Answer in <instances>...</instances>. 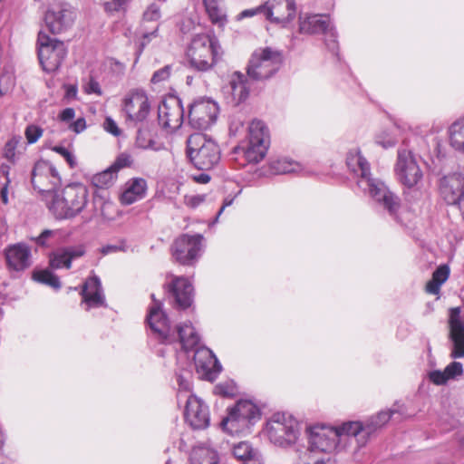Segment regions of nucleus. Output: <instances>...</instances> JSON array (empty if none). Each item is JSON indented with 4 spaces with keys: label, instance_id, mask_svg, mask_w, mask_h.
<instances>
[{
    "label": "nucleus",
    "instance_id": "nucleus-1",
    "mask_svg": "<svg viewBox=\"0 0 464 464\" xmlns=\"http://www.w3.org/2000/svg\"><path fill=\"white\" fill-rule=\"evenodd\" d=\"M360 430L356 423L344 422L338 428L314 425L306 428L307 449L301 452L299 459L308 464L310 455L315 452L335 453L347 450L355 442L354 432Z\"/></svg>",
    "mask_w": 464,
    "mask_h": 464
},
{
    "label": "nucleus",
    "instance_id": "nucleus-2",
    "mask_svg": "<svg viewBox=\"0 0 464 464\" xmlns=\"http://www.w3.org/2000/svg\"><path fill=\"white\" fill-rule=\"evenodd\" d=\"M346 164L357 177V186L382 205L391 216L396 218L400 208L399 198L382 180L372 177L370 164L359 150L354 149L348 152Z\"/></svg>",
    "mask_w": 464,
    "mask_h": 464
},
{
    "label": "nucleus",
    "instance_id": "nucleus-3",
    "mask_svg": "<svg viewBox=\"0 0 464 464\" xmlns=\"http://www.w3.org/2000/svg\"><path fill=\"white\" fill-rule=\"evenodd\" d=\"M151 298L154 304L150 308L147 321L156 338L167 343L178 339L185 351L196 349L200 338L192 324L182 323L177 326L176 331H173L165 313L161 310V304L155 300L154 295H151Z\"/></svg>",
    "mask_w": 464,
    "mask_h": 464
},
{
    "label": "nucleus",
    "instance_id": "nucleus-4",
    "mask_svg": "<svg viewBox=\"0 0 464 464\" xmlns=\"http://www.w3.org/2000/svg\"><path fill=\"white\" fill-rule=\"evenodd\" d=\"M86 186L76 183L66 186L60 193L55 192L46 201L49 210L56 218H71L82 211L88 202Z\"/></svg>",
    "mask_w": 464,
    "mask_h": 464
},
{
    "label": "nucleus",
    "instance_id": "nucleus-5",
    "mask_svg": "<svg viewBox=\"0 0 464 464\" xmlns=\"http://www.w3.org/2000/svg\"><path fill=\"white\" fill-rule=\"evenodd\" d=\"M220 46L218 40L206 34L195 35L187 49V58L190 68L198 72L211 70L220 58Z\"/></svg>",
    "mask_w": 464,
    "mask_h": 464
},
{
    "label": "nucleus",
    "instance_id": "nucleus-6",
    "mask_svg": "<svg viewBox=\"0 0 464 464\" xmlns=\"http://www.w3.org/2000/svg\"><path fill=\"white\" fill-rule=\"evenodd\" d=\"M261 418L259 408L249 400H239L227 410L221 420V429L230 435H246Z\"/></svg>",
    "mask_w": 464,
    "mask_h": 464
},
{
    "label": "nucleus",
    "instance_id": "nucleus-7",
    "mask_svg": "<svg viewBox=\"0 0 464 464\" xmlns=\"http://www.w3.org/2000/svg\"><path fill=\"white\" fill-rule=\"evenodd\" d=\"M187 155L198 169H213L220 160V149L202 133H194L187 140Z\"/></svg>",
    "mask_w": 464,
    "mask_h": 464
},
{
    "label": "nucleus",
    "instance_id": "nucleus-8",
    "mask_svg": "<svg viewBox=\"0 0 464 464\" xmlns=\"http://www.w3.org/2000/svg\"><path fill=\"white\" fill-rule=\"evenodd\" d=\"M266 433L269 440L282 448L295 444L300 435L299 422L291 414L276 412L266 423Z\"/></svg>",
    "mask_w": 464,
    "mask_h": 464
},
{
    "label": "nucleus",
    "instance_id": "nucleus-9",
    "mask_svg": "<svg viewBox=\"0 0 464 464\" xmlns=\"http://www.w3.org/2000/svg\"><path fill=\"white\" fill-rule=\"evenodd\" d=\"M282 61L281 53L270 47L256 50L249 61L247 75L255 81L268 79L279 70Z\"/></svg>",
    "mask_w": 464,
    "mask_h": 464
},
{
    "label": "nucleus",
    "instance_id": "nucleus-10",
    "mask_svg": "<svg viewBox=\"0 0 464 464\" xmlns=\"http://www.w3.org/2000/svg\"><path fill=\"white\" fill-rule=\"evenodd\" d=\"M270 145L267 126L260 120H253L248 127V142L243 150L244 157L249 163H257L266 155Z\"/></svg>",
    "mask_w": 464,
    "mask_h": 464
},
{
    "label": "nucleus",
    "instance_id": "nucleus-11",
    "mask_svg": "<svg viewBox=\"0 0 464 464\" xmlns=\"http://www.w3.org/2000/svg\"><path fill=\"white\" fill-rule=\"evenodd\" d=\"M38 57L43 69L47 72H55L67 54L63 42L53 39L44 32L38 34Z\"/></svg>",
    "mask_w": 464,
    "mask_h": 464
},
{
    "label": "nucleus",
    "instance_id": "nucleus-12",
    "mask_svg": "<svg viewBox=\"0 0 464 464\" xmlns=\"http://www.w3.org/2000/svg\"><path fill=\"white\" fill-rule=\"evenodd\" d=\"M31 183L34 190L44 197L47 201L56 191L61 183V177L56 168L47 160H38L31 173Z\"/></svg>",
    "mask_w": 464,
    "mask_h": 464
},
{
    "label": "nucleus",
    "instance_id": "nucleus-13",
    "mask_svg": "<svg viewBox=\"0 0 464 464\" xmlns=\"http://www.w3.org/2000/svg\"><path fill=\"white\" fill-rule=\"evenodd\" d=\"M397 179L404 187L411 188L422 179V171L411 150L400 149L394 167Z\"/></svg>",
    "mask_w": 464,
    "mask_h": 464
},
{
    "label": "nucleus",
    "instance_id": "nucleus-14",
    "mask_svg": "<svg viewBox=\"0 0 464 464\" xmlns=\"http://www.w3.org/2000/svg\"><path fill=\"white\" fill-rule=\"evenodd\" d=\"M218 114V105L213 100H196L188 108V124L195 130H207L216 122Z\"/></svg>",
    "mask_w": 464,
    "mask_h": 464
},
{
    "label": "nucleus",
    "instance_id": "nucleus-15",
    "mask_svg": "<svg viewBox=\"0 0 464 464\" xmlns=\"http://www.w3.org/2000/svg\"><path fill=\"white\" fill-rule=\"evenodd\" d=\"M122 111L130 123L136 125L145 121L150 111L146 92L139 89L130 91L122 100Z\"/></svg>",
    "mask_w": 464,
    "mask_h": 464
},
{
    "label": "nucleus",
    "instance_id": "nucleus-16",
    "mask_svg": "<svg viewBox=\"0 0 464 464\" xmlns=\"http://www.w3.org/2000/svg\"><path fill=\"white\" fill-rule=\"evenodd\" d=\"M202 240L201 235H181L171 246L173 257L180 265H194L202 251Z\"/></svg>",
    "mask_w": 464,
    "mask_h": 464
},
{
    "label": "nucleus",
    "instance_id": "nucleus-17",
    "mask_svg": "<svg viewBox=\"0 0 464 464\" xmlns=\"http://www.w3.org/2000/svg\"><path fill=\"white\" fill-rule=\"evenodd\" d=\"M74 19L75 12L66 3L52 5L44 15L45 25L53 34L66 31L72 25Z\"/></svg>",
    "mask_w": 464,
    "mask_h": 464
},
{
    "label": "nucleus",
    "instance_id": "nucleus-18",
    "mask_svg": "<svg viewBox=\"0 0 464 464\" xmlns=\"http://www.w3.org/2000/svg\"><path fill=\"white\" fill-rule=\"evenodd\" d=\"M402 413L401 406L395 404L392 409L382 411L371 417L365 423L350 421V423H356L360 426V430L354 432L357 447L361 448L364 446L372 432L386 424L395 414L402 415Z\"/></svg>",
    "mask_w": 464,
    "mask_h": 464
},
{
    "label": "nucleus",
    "instance_id": "nucleus-19",
    "mask_svg": "<svg viewBox=\"0 0 464 464\" xmlns=\"http://www.w3.org/2000/svg\"><path fill=\"white\" fill-rule=\"evenodd\" d=\"M184 119V109L180 99L171 97L159 105L158 120L160 125L169 132L178 130Z\"/></svg>",
    "mask_w": 464,
    "mask_h": 464
},
{
    "label": "nucleus",
    "instance_id": "nucleus-20",
    "mask_svg": "<svg viewBox=\"0 0 464 464\" xmlns=\"http://www.w3.org/2000/svg\"><path fill=\"white\" fill-rule=\"evenodd\" d=\"M440 194L449 205H458L464 209V175L453 173L440 180Z\"/></svg>",
    "mask_w": 464,
    "mask_h": 464
},
{
    "label": "nucleus",
    "instance_id": "nucleus-21",
    "mask_svg": "<svg viewBox=\"0 0 464 464\" xmlns=\"http://www.w3.org/2000/svg\"><path fill=\"white\" fill-rule=\"evenodd\" d=\"M294 0H268L265 3V17L275 24L285 26L295 18Z\"/></svg>",
    "mask_w": 464,
    "mask_h": 464
},
{
    "label": "nucleus",
    "instance_id": "nucleus-22",
    "mask_svg": "<svg viewBox=\"0 0 464 464\" xmlns=\"http://www.w3.org/2000/svg\"><path fill=\"white\" fill-rule=\"evenodd\" d=\"M450 339L453 348L450 353L452 358L464 357V314L460 307H453L449 313Z\"/></svg>",
    "mask_w": 464,
    "mask_h": 464
},
{
    "label": "nucleus",
    "instance_id": "nucleus-23",
    "mask_svg": "<svg viewBox=\"0 0 464 464\" xmlns=\"http://www.w3.org/2000/svg\"><path fill=\"white\" fill-rule=\"evenodd\" d=\"M185 418L193 429L207 428L209 424L208 406L199 398L189 395L186 402Z\"/></svg>",
    "mask_w": 464,
    "mask_h": 464
},
{
    "label": "nucleus",
    "instance_id": "nucleus-24",
    "mask_svg": "<svg viewBox=\"0 0 464 464\" xmlns=\"http://www.w3.org/2000/svg\"><path fill=\"white\" fill-rule=\"evenodd\" d=\"M86 248L83 245L59 247L49 256V264L53 269H70L73 260L83 256Z\"/></svg>",
    "mask_w": 464,
    "mask_h": 464
},
{
    "label": "nucleus",
    "instance_id": "nucleus-25",
    "mask_svg": "<svg viewBox=\"0 0 464 464\" xmlns=\"http://www.w3.org/2000/svg\"><path fill=\"white\" fill-rule=\"evenodd\" d=\"M5 257L10 270L24 271L31 266V248L24 243L10 245L5 249Z\"/></svg>",
    "mask_w": 464,
    "mask_h": 464
},
{
    "label": "nucleus",
    "instance_id": "nucleus-26",
    "mask_svg": "<svg viewBox=\"0 0 464 464\" xmlns=\"http://www.w3.org/2000/svg\"><path fill=\"white\" fill-rule=\"evenodd\" d=\"M85 310L106 306L105 296L100 278L93 275L84 283L82 293Z\"/></svg>",
    "mask_w": 464,
    "mask_h": 464
},
{
    "label": "nucleus",
    "instance_id": "nucleus-27",
    "mask_svg": "<svg viewBox=\"0 0 464 464\" xmlns=\"http://www.w3.org/2000/svg\"><path fill=\"white\" fill-rule=\"evenodd\" d=\"M193 359L197 372L202 373L208 379H211L215 373L221 370L218 359L212 351L207 347H197Z\"/></svg>",
    "mask_w": 464,
    "mask_h": 464
},
{
    "label": "nucleus",
    "instance_id": "nucleus-28",
    "mask_svg": "<svg viewBox=\"0 0 464 464\" xmlns=\"http://www.w3.org/2000/svg\"><path fill=\"white\" fill-rule=\"evenodd\" d=\"M160 17V8L156 4L150 5L144 11L139 33L144 40L142 43L143 45L148 44L152 37L157 36Z\"/></svg>",
    "mask_w": 464,
    "mask_h": 464
},
{
    "label": "nucleus",
    "instance_id": "nucleus-29",
    "mask_svg": "<svg viewBox=\"0 0 464 464\" xmlns=\"http://www.w3.org/2000/svg\"><path fill=\"white\" fill-rule=\"evenodd\" d=\"M169 291L179 307L185 309L190 306L193 299V286L187 278L174 277L169 284Z\"/></svg>",
    "mask_w": 464,
    "mask_h": 464
},
{
    "label": "nucleus",
    "instance_id": "nucleus-30",
    "mask_svg": "<svg viewBox=\"0 0 464 464\" xmlns=\"http://www.w3.org/2000/svg\"><path fill=\"white\" fill-rule=\"evenodd\" d=\"M332 28L330 19L323 14H305L299 17V31L303 34H325Z\"/></svg>",
    "mask_w": 464,
    "mask_h": 464
},
{
    "label": "nucleus",
    "instance_id": "nucleus-31",
    "mask_svg": "<svg viewBox=\"0 0 464 464\" xmlns=\"http://www.w3.org/2000/svg\"><path fill=\"white\" fill-rule=\"evenodd\" d=\"M148 184L143 178H132L124 186L121 195V202L123 205H131L145 198Z\"/></svg>",
    "mask_w": 464,
    "mask_h": 464
},
{
    "label": "nucleus",
    "instance_id": "nucleus-32",
    "mask_svg": "<svg viewBox=\"0 0 464 464\" xmlns=\"http://www.w3.org/2000/svg\"><path fill=\"white\" fill-rule=\"evenodd\" d=\"M227 93L231 95L232 102L236 105L246 101L249 94V84L244 74L238 72L232 74L227 87Z\"/></svg>",
    "mask_w": 464,
    "mask_h": 464
},
{
    "label": "nucleus",
    "instance_id": "nucleus-33",
    "mask_svg": "<svg viewBox=\"0 0 464 464\" xmlns=\"http://www.w3.org/2000/svg\"><path fill=\"white\" fill-rule=\"evenodd\" d=\"M234 456L242 464H264L263 457L257 449L246 441H241L233 448Z\"/></svg>",
    "mask_w": 464,
    "mask_h": 464
},
{
    "label": "nucleus",
    "instance_id": "nucleus-34",
    "mask_svg": "<svg viewBox=\"0 0 464 464\" xmlns=\"http://www.w3.org/2000/svg\"><path fill=\"white\" fill-rule=\"evenodd\" d=\"M203 4L211 22L219 27L224 26L227 19L223 0H203Z\"/></svg>",
    "mask_w": 464,
    "mask_h": 464
},
{
    "label": "nucleus",
    "instance_id": "nucleus-35",
    "mask_svg": "<svg viewBox=\"0 0 464 464\" xmlns=\"http://www.w3.org/2000/svg\"><path fill=\"white\" fill-rule=\"evenodd\" d=\"M190 464H219L218 453L208 447H198L193 450Z\"/></svg>",
    "mask_w": 464,
    "mask_h": 464
},
{
    "label": "nucleus",
    "instance_id": "nucleus-36",
    "mask_svg": "<svg viewBox=\"0 0 464 464\" xmlns=\"http://www.w3.org/2000/svg\"><path fill=\"white\" fill-rule=\"evenodd\" d=\"M450 143L457 150L464 152V116L449 128Z\"/></svg>",
    "mask_w": 464,
    "mask_h": 464
},
{
    "label": "nucleus",
    "instance_id": "nucleus-37",
    "mask_svg": "<svg viewBox=\"0 0 464 464\" xmlns=\"http://www.w3.org/2000/svg\"><path fill=\"white\" fill-rule=\"evenodd\" d=\"M450 276V268L443 265L439 266L432 274V278L426 285V291L429 294L437 295L440 286L447 281Z\"/></svg>",
    "mask_w": 464,
    "mask_h": 464
},
{
    "label": "nucleus",
    "instance_id": "nucleus-38",
    "mask_svg": "<svg viewBox=\"0 0 464 464\" xmlns=\"http://www.w3.org/2000/svg\"><path fill=\"white\" fill-rule=\"evenodd\" d=\"M117 179V172L111 166L107 169L95 174L92 179L93 186L103 188L111 186Z\"/></svg>",
    "mask_w": 464,
    "mask_h": 464
},
{
    "label": "nucleus",
    "instance_id": "nucleus-39",
    "mask_svg": "<svg viewBox=\"0 0 464 464\" xmlns=\"http://www.w3.org/2000/svg\"><path fill=\"white\" fill-rule=\"evenodd\" d=\"M271 169L276 174H287L298 171L300 165L288 158H279L271 162Z\"/></svg>",
    "mask_w": 464,
    "mask_h": 464
},
{
    "label": "nucleus",
    "instance_id": "nucleus-40",
    "mask_svg": "<svg viewBox=\"0 0 464 464\" xmlns=\"http://www.w3.org/2000/svg\"><path fill=\"white\" fill-rule=\"evenodd\" d=\"M34 279L39 283L47 285L54 289L61 287L59 277L50 270H42L34 273Z\"/></svg>",
    "mask_w": 464,
    "mask_h": 464
},
{
    "label": "nucleus",
    "instance_id": "nucleus-41",
    "mask_svg": "<svg viewBox=\"0 0 464 464\" xmlns=\"http://www.w3.org/2000/svg\"><path fill=\"white\" fill-rule=\"evenodd\" d=\"M59 235V230L45 229L34 240L39 246L49 247L55 243Z\"/></svg>",
    "mask_w": 464,
    "mask_h": 464
},
{
    "label": "nucleus",
    "instance_id": "nucleus-42",
    "mask_svg": "<svg viewBox=\"0 0 464 464\" xmlns=\"http://www.w3.org/2000/svg\"><path fill=\"white\" fill-rule=\"evenodd\" d=\"M136 145L140 149L157 150L156 142L152 140L151 135L142 130H139L136 137Z\"/></svg>",
    "mask_w": 464,
    "mask_h": 464
},
{
    "label": "nucleus",
    "instance_id": "nucleus-43",
    "mask_svg": "<svg viewBox=\"0 0 464 464\" xmlns=\"http://www.w3.org/2000/svg\"><path fill=\"white\" fill-rule=\"evenodd\" d=\"M19 142L20 137L14 136L5 145L4 157L12 163L15 162V150Z\"/></svg>",
    "mask_w": 464,
    "mask_h": 464
},
{
    "label": "nucleus",
    "instance_id": "nucleus-44",
    "mask_svg": "<svg viewBox=\"0 0 464 464\" xmlns=\"http://www.w3.org/2000/svg\"><path fill=\"white\" fill-rule=\"evenodd\" d=\"M375 142L382 148L388 149L396 145L397 139L390 131L383 130L375 136Z\"/></svg>",
    "mask_w": 464,
    "mask_h": 464
},
{
    "label": "nucleus",
    "instance_id": "nucleus-45",
    "mask_svg": "<svg viewBox=\"0 0 464 464\" xmlns=\"http://www.w3.org/2000/svg\"><path fill=\"white\" fill-rule=\"evenodd\" d=\"M44 130L36 124H29L24 130V136L29 144L35 143L43 135Z\"/></svg>",
    "mask_w": 464,
    "mask_h": 464
},
{
    "label": "nucleus",
    "instance_id": "nucleus-46",
    "mask_svg": "<svg viewBox=\"0 0 464 464\" xmlns=\"http://www.w3.org/2000/svg\"><path fill=\"white\" fill-rule=\"evenodd\" d=\"M172 72V66L171 65H165L161 69L156 71L152 77H151V82L153 83H160L166 80H168Z\"/></svg>",
    "mask_w": 464,
    "mask_h": 464
},
{
    "label": "nucleus",
    "instance_id": "nucleus-47",
    "mask_svg": "<svg viewBox=\"0 0 464 464\" xmlns=\"http://www.w3.org/2000/svg\"><path fill=\"white\" fill-rule=\"evenodd\" d=\"M444 371L448 379L451 380L462 375L463 366L461 362H452L444 369Z\"/></svg>",
    "mask_w": 464,
    "mask_h": 464
},
{
    "label": "nucleus",
    "instance_id": "nucleus-48",
    "mask_svg": "<svg viewBox=\"0 0 464 464\" xmlns=\"http://www.w3.org/2000/svg\"><path fill=\"white\" fill-rule=\"evenodd\" d=\"M190 372H184L183 373L177 374V382L179 384V392H190L191 390V382H190Z\"/></svg>",
    "mask_w": 464,
    "mask_h": 464
},
{
    "label": "nucleus",
    "instance_id": "nucleus-49",
    "mask_svg": "<svg viewBox=\"0 0 464 464\" xmlns=\"http://www.w3.org/2000/svg\"><path fill=\"white\" fill-rule=\"evenodd\" d=\"M206 200V195H185L184 196V204L189 208H196L199 205H201Z\"/></svg>",
    "mask_w": 464,
    "mask_h": 464
},
{
    "label": "nucleus",
    "instance_id": "nucleus-50",
    "mask_svg": "<svg viewBox=\"0 0 464 464\" xmlns=\"http://www.w3.org/2000/svg\"><path fill=\"white\" fill-rule=\"evenodd\" d=\"M429 379L431 382L436 385L445 384L449 379L445 373V371L435 370L429 372Z\"/></svg>",
    "mask_w": 464,
    "mask_h": 464
},
{
    "label": "nucleus",
    "instance_id": "nucleus-51",
    "mask_svg": "<svg viewBox=\"0 0 464 464\" xmlns=\"http://www.w3.org/2000/svg\"><path fill=\"white\" fill-rule=\"evenodd\" d=\"M132 160L130 155L127 154H121L120 155L115 162L111 165V167L114 169V170L118 173V171L125 167H128L131 164Z\"/></svg>",
    "mask_w": 464,
    "mask_h": 464
},
{
    "label": "nucleus",
    "instance_id": "nucleus-52",
    "mask_svg": "<svg viewBox=\"0 0 464 464\" xmlns=\"http://www.w3.org/2000/svg\"><path fill=\"white\" fill-rule=\"evenodd\" d=\"M256 14H263L265 16V4L256 8L246 9L238 14L237 19L242 20L244 18L252 17Z\"/></svg>",
    "mask_w": 464,
    "mask_h": 464
},
{
    "label": "nucleus",
    "instance_id": "nucleus-53",
    "mask_svg": "<svg viewBox=\"0 0 464 464\" xmlns=\"http://www.w3.org/2000/svg\"><path fill=\"white\" fill-rule=\"evenodd\" d=\"M325 34L329 37V39L325 40V44L327 48L333 53H336L338 51V43L336 40L335 32L334 31L333 27L330 30H328V32L325 33Z\"/></svg>",
    "mask_w": 464,
    "mask_h": 464
},
{
    "label": "nucleus",
    "instance_id": "nucleus-54",
    "mask_svg": "<svg viewBox=\"0 0 464 464\" xmlns=\"http://www.w3.org/2000/svg\"><path fill=\"white\" fill-rule=\"evenodd\" d=\"M104 130L112 134L113 136L117 137L121 134V130L118 127L117 123L111 118L107 117L103 123Z\"/></svg>",
    "mask_w": 464,
    "mask_h": 464
},
{
    "label": "nucleus",
    "instance_id": "nucleus-55",
    "mask_svg": "<svg viewBox=\"0 0 464 464\" xmlns=\"http://www.w3.org/2000/svg\"><path fill=\"white\" fill-rule=\"evenodd\" d=\"M218 393L224 396H232L235 393V386L233 383H219L216 386Z\"/></svg>",
    "mask_w": 464,
    "mask_h": 464
},
{
    "label": "nucleus",
    "instance_id": "nucleus-56",
    "mask_svg": "<svg viewBox=\"0 0 464 464\" xmlns=\"http://www.w3.org/2000/svg\"><path fill=\"white\" fill-rule=\"evenodd\" d=\"M53 150L62 155L70 164L71 167H72L75 164L73 155L66 148L57 146L53 148Z\"/></svg>",
    "mask_w": 464,
    "mask_h": 464
},
{
    "label": "nucleus",
    "instance_id": "nucleus-57",
    "mask_svg": "<svg viewBox=\"0 0 464 464\" xmlns=\"http://www.w3.org/2000/svg\"><path fill=\"white\" fill-rule=\"evenodd\" d=\"M123 5V0H110L104 3V9L107 12L118 11Z\"/></svg>",
    "mask_w": 464,
    "mask_h": 464
},
{
    "label": "nucleus",
    "instance_id": "nucleus-58",
    "mask_svg": "<svg viewBox=\"0 0 464 464\" xmlns=\"http://www.w3.org/2000/svg\"><path fill=\"white\" fill-rule=\"evenodd\" d=\"M75 116V111L72 108H66L60 113L59 117L63 121H69Z\"/></svg>",
    "mask_w": 464,
    "mask_h": 464
},
{
    "label": "nucleus",
    "instance_id": "nucleus-59",
    "mask_svg": "<svg viewBox=\"0 0 464 464\" xmlns=\"http://www.w3.org/2000/svg\"><path fill=\"white\" fill-rule=\"evenodd\" d=\"M86 128L85 120L83 118L77 119L72 124V129L76 132L80 133Z\"/></svg>",
    "mask_w": 464,
    "mask_h": 464
},
{
    "label": "nucleus",
    "instance_id": "nucleus-60",
    "mask_svg": "<svg viewBox=\"0 0 464 464\" xmlns=\"http://www.w3.org/2000/svg\"><path fill=\"white\" fill-rule=\"evenodd\" d=\"M193 180L199 184H207L210 180V176L207 173H200L192 177Z\"/></svg>",
    "mask_w": 464,
    "mask_h": 464
},
{
    "label": "nucleus",
    "instance_id": "nucleus-61",
    "mask_svg": "<svg viewBox=\"0 0 464 464\" xmlns=\"http://www.w3.org/2000/svg\"><path fill=\"white\" fill-rule=\"evenodd\" d=\"M86 91H87V92H93V93L101 94L100 85L95 81H91L89 82Z\"/></svg>",
    "mask_w": 464,
    "mask_h": 464
},
{
    "label": "nucleus",
    "instance_id": "nucleus-62",
    "mask_svg": "<svg viewBox=\"0 0 464 464\" xmlns=\"http://www.w3.org/2000/svg\"><path fill=\"white\" fill-rule=\"evenodd\" d=\"M118 249H119V247H118V246H116L109 245V246H103V247L102 248V253L103 255H108V254H110V253H111V252H116V251H118Z\"/></svg>",
    "mask_w": 464,
    "mask_h": 464
},
{
    "label": "nucleus",
    "instance_id": "nucleus-63",
    "mask_svg": "<svg viewBox=\"0 0 464 464\" xmlns=\"http://www.w3.org/2000/svg\"><path fill=\"white\" fill-rule=\"evenodd\" d=\"M7 185L5 183V187L2 188L1 190V199L3 201L4 204H7L8 203V198H7Z\"/></svg>",
    "mask_w": 464,
    "mask_h": 464
},
{
    "label": "nucleus",
    "instance_id": "nucleus-64",
    "mask_svg": "<svg viewBox=\"0 0 464 464\" xmlns=\"http://www.w3.org/2000/svg\"><path fill=\"white\" fill-rule=\"evenodd\" d=\"M232 204V200H226L223 204V206L221 207V208L219 209V211L218 212V215L214 220V222L216 223L219 218V216L222 214L223 210L225 209V208H227V206L231 205Z\"/></svg>",
    "mask_w": 464,
    "mask_h": 464
}]
</instances>
